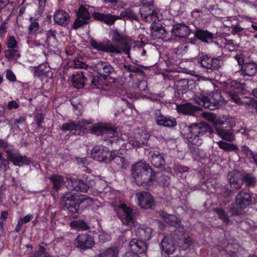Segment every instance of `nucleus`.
Returning <instances> with one entry per match:
<instances>
[{
  "mask_svg": "<svg viewBox=\"0 0 257 257\" xmlns=\"http://www.w3.org/2000/svg\"><path fill=\"white\" fill-rule=\"evenodd\" d=\"M155 175L153 169L145 162H139L131 168V176L134 182L147 189L152 187Z\"/></svg>",
  "mask_w": 257,
  "mask_h": 257,
  "instance_id": "obj_1",
  "label": "nucleus"
},
{
  "mask_svg": "<svg viewBox=\"0 0 257 257\" xmlns=\"http://www.w3.org/2000/svg\"><path fill=\"white\" fill-rule=\"evenodd\" d=\"M186 139L189 145L195 146L197 147L202 145L203 138L207 134L210 135L212 133V128L205 122L193 123L186 126Z\"/></svg>",
  "mask_w": 257,
  "mask_h": 257,
  "instance_id": "obj_2",
  "label": "nucleus"
},
{
  "mask_svg": "<svg viewBox=\"0 0 257 257\" xmlns=\"http://www.w3.org/2000/svg\"><path fill=\"white\" fill-rule=\"evenodd\" d=\"M61 200L64 207L72 214L81 212L82 209L80 208V205L85 201H92L90 198L85 197L79 194L71 192H67L63 194Z\"/></svg>",
  "mask_w": 257,
  "mask_h": 257,
  "instance_id": "obj_3",
  "label": "nucleus"
},
{
  "mask_svg": "<svg viewBox=\"0 0 257 257\" xmlns=\"http://www.w3.org/2000/svg\"><path fill=\"white\" fill-rule=\"evenodd\" d=\"M194 99L199 106L210 110L218 108L224 100L221 95L216 91L210 93L203 91L196 94Z\"/></svg>",
  "mask_w": 257,
  "mask_h": 257,
  "instance_id": "obj_4",
  "label": "nucleus"
},
{
  "mask_svg": "<svg viewBox=\"0 0 257 257\" xmlns=\"http://www.w3.org/2000/svg\"><path fill=\"white\" fill-rule=\"evenodd\" d=\"M94 70L98 76L90 77V86L92 88H98L101 85V79L106 80L114 71L113 67L107 61H99L94 64Z\"/></svg>",
  "mask_w": 257,
  "mask_h": 257,
  "instance_id": "obj_5",
  "label": "nucleus"
},
{
  "mask_svg": "<svg viewBox=\"0 0 257 257\" xmlns=\"http://www.w3.org/2000/svg\"><path fill=\"white\" fill-rule=\"evenodd\" d=\"M94 182L92 180L85 182L80 179L75 178H68L67 188L69 190L80 191L82 192H86L90 188L92 187Z\"/></svg>",
  "mask_w": 257,
  "mask_h": 257,
  "instance_id": "obj_6",
  "label": "nucleus"
},
{
  "mask_svg": "<svg viewBox=\"0 0 257 257\" xmlns=\"http://www.w3.org/2000/svg\"><path fill=\"white\" fill-rule=\"evenodd\" d=\"M91 20V15L87 9L84 6H81L77 12V17L75 19L72 28L77 30L85 25L89 23Z\"/></svg>",
  "mask_w": 257,
  "mask_h": 257,
  "instance_id": "obj_7",
  "label": "nucleus"
},
{
  "mask_svg": "<svg viewBox=\"0 0 257 257\" xmlns=\"http://www.w3.org/2000/svg\"><path fill=\"white\" fill-rule=\"evenodd\" d=\"M110 153L107 148L101 146H94L91 153V157L98 161L104 163L110 162Z\"/></svg>",
  "mask_w": 257,
  "mask_h": 257,
  "instance_id": "obj_8",
  "label": "nucleus"
},
{
  "mask_svg": "<svg viewBox=\"0 0 257 257\" xmlns=\"http://www.w3.org/2000/svg\"><path fill=\"white\" fill-rule=\"evenodd\" d=\"M94 243L93 237L87 233L79 234L74 241L75 245L82 250L92 248Z\"/></svg>",
  "mask_w": 257,
  "mask_h": 257,
  "instance_id": "obj_9",
  "label": "nucleus"
},
{
  "mask_svg": "<svg viewBox=\"0 0 257 257\" xmlns=\"http://www.w3.org/2000/svg\"><path fill=\"white\" fill-rule=\"evenodd\" d=\"M138 203L141 207L144 209L151 208L154 205V199L151 194L146 191H142L136 194Z\"/></svg>",
  "mask_w": 257,
  "mask_h": 257,
  "instance_id": "obj_10",
  "label": "nucleus"
},
{
  "mask_svg": "<svg viewBox=\"0 0 257 257\" xmlns=\"http://www.w3.org/2000/svg\"><path fill=\"white\" fill-rule=\"evenodd\" d=\"M90 44L94 49L98 51H101L106 53H121V51L118 47H115V46L113 45L111 43L105 44L101 42H98L95 40H92L90 41Z\"/></svg>",
  "mask_w": 257,
  "mask_h": 257,
  "instance_id": "obj_11",
  "label": "nucleus"
},
{
  "mask_svg": "<svg viewBox=\"0 0 257 257\" xmlns=\"http://www.w3.org/2000/svg\"><path fill=\"white\" fill-rule=\"evenodd\" d=\"M91 120L82 119L78 121L70 120L67 123H64L61 126L62 131H76L80 130L86 124L92 123Z\"/></svg>",
  "mask_w": 257,
  "mask_h": 257,
  "instance_id": "obj_12",
  "label": "nucleus"
},
{
  "mask_svg": "<svg viewBox=\"0 0 257 257\" xmlns=\"http://www.w3.org/2000/svg\"><path fill=\"white\" fill-rule=\"evenodd\" d=\"M171 33L176 37L186 38L191 33V30L186 24L178 23L173 26Z\"/></svg>",
  "mask_w": 257,
  "mask_h": 257,
  "instance_id": "obj_13",
  "label": "nucleus"
},
{
  "mask_svg": "<svg viewBox=\"0 0 257 257\" xmlns=\"http://www.w3.org/2000/svg\"><path fill=\"white\" fill-rule=\"evenodd\" d=\"M119 208L120 211L123 214L122 219L124 223L129 224L135 222L137 214L133 209L125 204H121Z\"/></svg>",
  "mask_w": 257,
  "mask_h": 257,
  "instance_id": "obj_14",
  "label": "nucleus"
},
{
  "mask_svg": "<svg viewBox=\"0 0 257 257\" xmlns=\"http://www.w3.org/2000/svg\"><path fill=\"white\" fill-rule=\"evenodd\" d=\"M9 159L12 161L14 165L18 166H22L24 164H28L30 162L29 159L26 156H22L18 152H14L10 150L6 151Z\"/></svg>",
  "mask_w": 257,
  "mask_h": 257,
  "instance_id": "obj_15",
  "label": "nucleus"
},
{
  "mask_svg": "<svg viewBox=\"0 0 257 257\" xmlns=\"http://www.w3.org/2000/svg\"><path fill=\"white\" fill-rule=\"evenodd\" d=\"M130 247L131 250L137 254H142L147 251L148 245L145 241L134 238L130 242Z\"/></svg>",
  "mask_w": 257,
  "mask_h": 257,
  "instance_id": "obj_16",
  "label": "nucleus"
},
{
  "mask_svg": "<svg viewBox=\"0 0 257 257\" xmlns=\"http://www.w3.org/2000/svg\"><path fill=\"white\" fill-rule=\"evenodd\" d=\"M93 18L101 22H103L106 25H113L115 22L119 20L117 16L113 15L110 14H104L98 12H95L92 14Z\"/></svg>",
  "mask_w": 257,
  "mask_h": 257,
  "instance_id": "obj_17",
  "label": "nucleus"
},
{
  "mask_svg": "<svg viewBox=\"0 0 257 257\" xmlns=\"http://www.w3.org/2000/svg\"><path fill=\"white\" fill-rule=\"evenodd\" d=\"M199 62L202 67L206 69L215 70L219 67V62L217 59H213L207 55L200 57Z\"/></svg>",
  "mask_w": 257,
  "mask_h": 257,
  "instance_id": "obj_18",
  "label": "nucleus"
},
{
  "mask_svg": "<svg viewBox=\"0 0 257 257\" xmlns=\"http://www.w3.org/2000/svg\"><path fill=\"white\" fill-rule=\"evenodd\" d=\"M70 19L68 13L62 9L57 10L54 14L55 22L61 26H66L69 23Z\"/></svg>",
  "mask_w": 257,
  "mask_h": 257,
  "instance_id": "obj_19",
  "label": "nucleus"
},
{
  "mask_svg": "<svg viewBox=\"0 0 257 257\" xmlns=\"http://www.w3.org/2000/svg\"><path fill=\"white\" fill-rule=\"evenodd\" d=\"M156 115L155 121L157 124L166 127L176 126V122L174 118L165 117L159 110L156 112Z\"/></svg>",
  "mask_w": 257,
  "mask_h": 257,
  "instance_id": "obj_20",
  "label": "nucleus"
},
{
  "mask_svg": "<svg viewBox=\"0 0 257 257\" xmlns=\"http://www.w3.org/2000/svg\"><path fill=\"white\" fill-rule=\"evenodd\" d=\"M252 202L251 197L250 194L241 191L239 192L236 198V204L240 208H246L249 206Z\"/></svg>",
  "mask_w": 257,
  "mask_h": 257,
  "instance_id": "obj_21",
  "label": "nucleus"
},
{
  "mask_svg": "<svg viewBox=\"0 0 257 257\" xmlns=\"http://www.w3.org/2000/svg\"><path fill=\"white\" fill-rule=\"evenodd\" d=\"M84 71L75 72L72 76L73 85L76 88H81L88 81V79L85 77Z\"/></svg>",
  "mask_w": 257,
  "mask_h": 257,
  "instance_id": "obj_22",
  "label": "nucleus"
},
{
  "mask_svg": "<svg viewBox=\"0 0 257 257\" xmlns=\"http://www.w3.org/2000/svg\"><path fill=\"white\" fill-rule=\"evenodd\" d=\"M215 131L217 135L226 142H232L235 140V135L231 130L217 126Z\"/></svg>",
  "mask_w": 257,
  "mask_h": 257,
  "instance_id": "obj_23",
  "label": "nucleus"
},
{
  "mask_svg": "<svg viewBox=\"0 0 257 257\" xmlns=\"http://www.w3.org/2000/svg\"><path fill=\"white\" fill-rule=\"evenodd\" d=\"M55 33V31L51 29L46 32H39L37 33L36 37L39 39L41 36H43L45 38L44 39H42V42L46 43L48 46H52L53 44L56 40Z\"/></svg>",
  "mask_w": 257,
  "mask_h": 257,
  "instance_id": "obj_24",
  "label": "nucleus"
},
{
  "mask_svg": "<svg viewBox=\"0 0 257 257\" xmlns=\"http://www.w3.org/2000/svg\"><path fill=\"white\" fill-rule=\"evenodd\" d=\"M180 237H179L177 243L179 247L183 249H188L192 244V239L188 234L180 232Z\"/></svg>",
  "mask_w": 257,
  "mask_h": 257,
  "instance_id": "obj_25",
  "label": "nucleus"
},
{
  "mask_svg": "<svg viewBox=\"0 0 257 257\" xmlns=\"http://www.w3.org/2000/svg\"><path fill=\"white\" fill-rule=\"evenodd\" d=\"M257 73V63L246 62L242 66V75L243 76H254Z\"/></svg>",
  "mask_w": 257,
  "mask_h": 257,
  "instance_id": "obj_26",
  "label": "nucleus"
},
{
  "mask_svg": "<svg viewBox=\"0 0 257 257\" xmlns=\"http://www.w3.org/2000/svg\"><path fill=\"white\" fill-rule=\"evenodd\" d=\"M225 87L230 96L234 94H239L242 91L241 84L236 80L229 81L226 83Z\"/></svg>",
  "mask_w": 257,
  "mask_h": 257,
  "instance_id": "obj_27",
  "label": "nucleus"
},
{
  "mask_svg": "<svg viewBox=\"0 0 257 257\" xmlns=\"http://www.w3.org/2000/svg\"><path fill=\"white\" fill-rule=\"evenodd\" d=\"M104 131L103 136L104 139H113V140H109L110 143H112L115 140H117V138L118 137V133L116 127L106 124Z\"/></svg>",
  "mask_w": 257,
  "mask_h": 257,
  "instance_id": "obj_28",
  "label": "nucleus"
},
{
  "mask_svg": "<svg viewBox=\"0 0 257 257\" xmlns=\"http://www.w3.org/2000/svg\"><path fill=\"white\" fill-rule=\"evenodd\" d=\"M161 245L162 249L167 254H172L175 251L173 241L169 237H164L161 241Z\"/></svg>",
  "mask_w": 257,
  "mask_h": 257,
  "instance_id": "obj_29",
  "label": "nucleus"
},
{
  "mask_svg": "<svg viewBox=\"0 0 257 257\" xmlns=\"http://www.w3.org/2000/svg\"><path fill=\"white\" fill-rule=\"evenodd\" d=\"M152 35L157 38H165L167 36V32L165 28L161 25H157L152 24L151 26Z\"/></svg>",
  "mask_w": 257,
  "mask_h": 257,
  "instance_id": "obj_30",
  "label": "nucleus"
},
{
  "mask_svg": "<svg viewBox=\"0 0 257 257\" xmlns=\"http://www.w3.org/2000/svg\"><path fill=\"white\" fill-rule=\"evenodd\" d=\"M224 124L226 125L228 128L231 129L235 125L236 122L234 118L230 116L218 117V123L216 126H220V127H223V125Z\"/></svg>",
  "mask_w": 257,
  "mask_h": 257,
  "instance_id": "obj_31",
  "label": "nucleus"
},
{
  "mask_svg": "<svg viewBox=\"0 0 257 257\" xmlns=\"http://www.w3.org/2000/svg\"><path fill=\"white\" fill-rule=\"evenodd\" d=\"M153 229L149 227H143L139 228L137 231V235L141 238V240H148L151 237Z\"/></svg>",
  "mask_w": 257,
  "mask_h": 257,
  "instance_id": "obj_32",
  "label": "nucleus"
},
{
  "mask_svg": "<svg viewBox=\"0 0 257 257\" xmlns=\"http://www.w3.org/2000/svg\"><path fill=\"white\" fill-rule=\"evenodd\" d=\"M195 36L202 41L209 43L213 41V35L207 31L198 30L196 31Z\"/></svg>",
  "mask_w": 257,
  "mask_h": 257,
  "instance_id": "obj_33",
  "label": "nucleus"
},
{
  "mask_svg": "<svg viewBox=\"0 0 257 257\" xmlns=\"http://www.w3.org/2000/svg\"><path fill=\"white\" fill-rule=\"evenodd\" d=\"M51 182L53 183L54 189L57 191L64 185V177L58 174H53L50 177Z\"/></svg>",
  "mask_w": 257,
  "mask_h": 257,
  "instance_id": "obj_34",
  "label": "nucleus"
},
{
  "mask_svg": "<svg viewBox=\"0 0 257 257\" xmlns=\"http://www.w3.org/2000/svg\"><path fill=\"white\" fill-rule=\"evenodd\" d=\"M110 161H113L120 168L125 169L127 166V161L123 157L116 155L114 153L111 152L110 155Z\"/></svg>",
  "mask_w": 257,
  "mask_h": 257,
  "instance_id": "obj_35",
  "label": "nucleus"
},
{
  "mask_svg": "<svg viewBox=\"0 0 257 257\" xmlns=\"http://www.w3.org/2000/svg\"><path fill=\"white\" fill-rule=\"evenodd\" d=\"M178 111L184 114H192L197 110V107L189 103L178 105Z\"/></svg>",
  "mask_w": 257,
  "mask_h": 257,
  "instance_id": "obj_36",
  "label": "nucleus"
},
{
  "mask_svg": "<svg viewBox=\"0 0 257 257\" xmlns=\"http://www.w3.org/2000/svg\"><path fill=\"white\" fill-rule=\"evenodd\" d=\"M151 161L152 165L157 168L162 166L165 163L164 156L159 152L152 155Z\"/></svg>",
  "mask_w": 257,
  "mask_h": 257,
  "instance_id": "obj_37",
  "label": "nucleus"
},
{
  "mask_svg": "<svg viewBox=\"0 0 257 257\" xmlns=\"http://www.w3.org/2000/svg\"><path fill=\"white\" fill-rule=\"evenodd\" d=\"M118 249L117 247L112 246L98 254V257H118Z\"/></svg>",
  "mask_w": 257,
  "mask_h": 257,
  "instance_id": "obj_38",
  "label": "nucleus"
},
{
  "mask_svg": "<svg viewBox=\"0 0 257 257\" xmlns=\"http://www.w3.org/2000/svg\"><path fill=\"white\" fill-rule=\"evenodd\" d=\"M216 143L220 149L225 152H235L238 150V148L237 146L233 144L228 143L222 141L217 142Z\"/></svg>",
  "mask_w": 257,
  "mask_h": 257,
  "instance_id": "obj_39",
  "label": "nucleus"
},
{
  "mask_svg": "<svg viewBox=\"0 0 257 257\" xmlns=\"http://www.w3.org/2000/svg\"><path fill=\"white\" fill-rule=\"evenodd\" d=\"M160 214L164 221L168 224L174 225L175 224H179L176 217L174 215L169 214L166 212H162Z\"/></svg>",
  "mask_w": 257,
  "mask_h": 257,
  "instance_id": "obj_40",
  "label": "nucleus"
},
{
  "mask_svg": "<svg viewBox=\"0 0 257 257\" xmlns=\"http://www.w3.org/2000/svg\"><path fill=\"white\" fill-rule=\"evenodd\" d=\"M106 124L103 123L95 124L90 129L91 133L97 136L101 135L103 136Z\"/></svg>",
  "mask_w": 257,
  "mask_h": 257,
  "instance_id": "obj_41",
  "label": "nucleus"
},
{
  "mask_svg": "<svg viewBox=\"0 0 257 257\" xmlns=\"http://www.w3.org/2000/svg\"><path fill=\"white\" fill-rule=\"evenodd\" d=\"M214 210L217 214L218 218L222 220L224 223L227 224L230 222L225 210L220 208H216L214 209Z\"/></svg>",
  "mask_w": 257,
  "mask_h": 257,
  "instance_id": "obj_42",
  "label": "nucleus"
},
{
  "mask_svg": "<svg viewBox=\"0 0 257 257\" xmlns=\"http://www.w3.org/2000/svg\"><path fill=\"white\" fill-rule=\"evenodd\" d=\"M119 20L122 19H128L138 21L137 16L131 10H126L121 12L119 16H118Z\"/></svg>",
  "mask_w": 257,
  "mask_h": 257,
  "instance_id": "obj_43",
  "label": "nucleus"
},
{
  "mask_svg": "<svg viewBox=\"0 0 257 257\" xmlns=\"http://www.w3.org/2000/svg\"><path fill=\"white\" fill-rule=\"evenodd\" d=\"M202 116L206 120L211 121L214 125L215 129L217 125L218 117H217L214 113L210 112H203L202 113Z\"/></svg>",
  "mask_w": 257,
  "mask_h": 257,
  "instance_id": "obj_44",
  "label": "nucleus"
},
{
  "mask_svg": "<svg viewBox=\"0 0 257 257\" xmlns=\"http://www.w3.org/2000/svg\"><path fill=\"white\" fill-rule=\"evenodd\" d=\"M243 181L248 187H254L256 183L255 177L251 174L245 175L243 177Z\"/></svg>",
  "mask_w": 257,
  "mask_h": 257,
  "instance_id": "obj_45",
  "label": "nucleus"
},
{
  "mask_svg": "<svg viewBox=\"0 0 257 257\" xmlns=\"http://www.w3.org/2000/svg\"><path fill=\"white\" fill-rule=\"evenodd\" d=\"M152 5H143L140 8V12L141 17L147 16V14H153L155 11L153 9Z\"/></svg>",
  "mask_w": 257,
  "mask_h": 257,
  "instance_id": "obj_46",
  "label": "nucleus"
},
{
  "mask_svg": "<svg viewBox=\"0 0 257 257\" xmlns=\"http://www.w3.org/2000/svg\"><path fill=\"white\" fill-rule=\"evenodd\" d=\"M228 73L231 75H235L236 74H239L242 75V66L236 64H232L230 65L228 68Z\"/></svg>",
  "mask_w": 257,
  "mask_h": 257,
  "instance_id": "obj_47",
  "label": "nucleus"
},
{
  "mask_svg": "<svg viewBox=\"0 0 257 257\" xmlns=\"http://www.w3.org/2000/svg\"><path fill=\"white\" fill-rule=\"evenodd\" d=\"M176 175L179 177H183L182 175L184 173L188 172L189 168L187 167L183 166L180 165H175L173 168Z\"/></svg>",
  "mask_w": 257,
  "mask_h": 257,
  "instance_id": "obj_48",
  "label": "nucleus"
},
{
  "mask_svg": "<svg viewBox=\"0 0 257 257\" xmlns=\"http://www.w3.org/2000/svg\"><path fill=\"white\" fill-rule=\"evenodd\" d=\"M30 20L32 22L31 25L29 27V34H32L38 30L39 28V24L37 22L38 19H34L31 17Z\"/></svg>",
  "mask_w": 257,
  "mask_h": 257,
  "instance_id": "obj_49",
  "label": "nucleus"
},
{
  "mask_svg": "<svg viewBox=\"0 0 257 257\" xmlns=\"http://www.w3.org/2000/svg\"><path fill=\"white\" fill-rule=\"evenodd\" d=\"M112 40L113 42L119 45L120 43H123L125 39L120 35L117 30H114L112 32Z\"/></svg>",
  "mask_w": 257,
  "mask_h": 257,
  "instance_id": "obj_50",
  "label": "nucleus"
},
{
  "mask_svg": "<svg viewBox=\"0 0 257 257\" xmlns=\"http://www.w3.org/2000/svg\"><path fill=\"white\" fill-rule=\"evenodd\" d=\"M117 47L120 49L121 52H123L127 55L128 57H130L131 46L128 45L125 40L123 41V43H120Z\"/></svg>",
  "mask_w": 257,
  "mask_h": 257,
  "instance_id": "obj_51",
  "label": "nucleus"
},
{
  "mask_svg": "<svg viewBox=\"0 0 257 257\" xmlns=\"http://www.w3.org/2000/svg\"><path fill=\"white\" fill-rule=\"evenodd\" d=\"M157 13L155 11L153 14H147V16H145L142 17L143 20L146 22L152 23L153 24L156 23V21L158 20Z\"/></svg>",
  "mask_w": 257,
  "mask_h": 257,
  "instance_id": "obj_52",
  "label": "nucleus"
},
{
  "mask_svg": "<svg viewBox=\"0 0 257 257\" xmlns=\"http://www.w3.org/2000/svg\"><path fill=\"white\" fill-rule=\"evenodd\" d=\"M5 56L8 58H13L14 57L19 58L20 54L15 48H10L5 51Z\"/></svg>",
  "mask_w": 257,
  "mask_h": 257,
  "instance_id": "obj_53",
  "label": "nucleus"
},
{
  "mask_svg": "<svg viewBox=\"0 0 257 257\" xmlns=\"http://www.w3.org/2000/svg\"><path fill=\"white\" fill-rule=\"evenodd\" d=\"M71 224L74 226L78 227L83 230H86L89 229V227L88 226L86 223L81 220L73 221Z\"/></svg>",
  "mask_w": 257,
  "mask_h": 257,
  "instance_id": "obj_54",
  "label": "nucleus"
},
{
  "mask_svg": "<svg viewBox=\"0 0 257 257\" xmlns=\"http://www.w3.org/2000/svg\"><path fill=\"white\" fill-rule=\"evenodd\" d=\"M158 180L159 183L163 186H167L170 183V177L166 175H161L158 177Z\"/></svg>",
  "mask_w": 257,
  "mask_h": 257,
  "instance_id": "obj_55",
  "label": "nucleus"
},
{
  "mask_svg": "<svg viewBox=\"0 0 257 257\" xmlns=\"http://www.w3.org/2000/svg\"><path fill=\"white\" fill-rule=\"evenodd\" d=\"M242 102L244 105L252 106V107L257 106V101L252 97L244 96Z\"/></svg>",
  "mask_w": 257,
  "mask_h": 257,
  "instance_id": "obj_56",
  "label": "nucleus"
},
{
  "mask_svg": "<svg viewBox=\"0 0 257 257\" xmlns=\"http://www.w3.org/2000/svg\"><path fill=\"white\" fill-rule=\"evenodd\" d=\"M9 161L4 158L2 154L0 153V168L6 171L9 169Z\"/></svg>",
  "mask_w": 257,
  "mask_h": 257,
  "instance_id": "obj_57",
  "label": "nucleus"
},
{
  "mask_svg": "<svg viewBox=\"0 0 257 257\" xmlns=\"http://www.w3.org/2000/svg\"><path fill=\"white\" fill-rule=\"evenodd\" d=\"M7 45L9 48H16L17 47V42L13 36H10L8 38Z\"/></svg>",
  "mask_w": 257,
  "mask_h": 257,
  "instance_id": "obj_58",
  "label": "nucleus"
},
{
  "mask_svg": "<svg viewBox=\"0 0 257 257\" xmlns=\"http://www.w3.org/2000/svg\"><path fill=\"white\" fill-rule=\"evenodd\" d=\"M39 2V8L37 12L36 16H38L39 17H40L41 16V14L44 11V8L46 6V0H38Z\"/></svg>",
  "mask_w": 257,
  "mask_h": 257,
  "instance_id": "obj_59",
  "label": "nucleus"
},
{
  "mask_svg": "<svg viewBox=\"0 0 257 257\" xmlns=\"http://www.w3.org/2000/svg\"><path fill=\"white\" fill-rule=\"evenodd\" d=\"M238 94H234L233 95H231V97L232 100L237 104L238 105H243V96L241 95V96L238 95Z\"/></svg>",
  "mask_w": 257,
  "mask_h": 257,
  "instance_id": "obj_60",
  "label": "nucleus"
},
{
  "mask_svg": "<svg viewBox=\"0 0 257 257\" xmlns=\"http://www.w3.org/2000/svg\"><path fill=\"white\" fill-rule=\"evenodd\" d=\"M228 211L232 215H237L240 214V209L238 207L231 204L229 207Z\"/></svg>",
  "mask_w": 257,
  "mask_h": 257,
  "instance_id": "obj_61",
  "label": "nucleus"
},
{
  "mask_svg": "<svg viewBox=\"0 0 257 257\" xmlns=\"http://www.w3.org/2000/svg\"><path fill=\"white\" fill-rule=\"evenodd\" d=\"M243 134L248 139H254L257 137V133L254 130H246Z\"/></svg>",
  "mask_w": 257,
  "mask_h": 257,
  "instance_id": "obj_62",
  "label": "nucleus"
},
{
  "mask_svg": "<svg viewBox=\"0 0 257 257\" xmlns=\"http://www.w3.org/2000/svg\"><path fill=\"white\" fill-rule=\"evenodd\" d=\"M234 59L237 62V64L240 67L245 64L244 57L242 54H237L234 56Z\"/></svg>",
  "mask_w": 257,
  "mask_h": 257,
  "instance_id": "obj_63",
  "label": "nucleus"
},
{
  "mask_svg": "<svg viewBox=\"0 0 257 257\" xmlns=\"http://www.w3.org/2000/svg\"><path fill=\"white\" fill-rule=\"evenodd\" d=\"M6 78L12 82L16 81V77L14 73L10 70H7Z\"/></svg>",
  "mask_w": 257,
  "mask_h": 257,
  "instance_id": "obj_64",
  "label": "nucleus"
}]
</instances>
